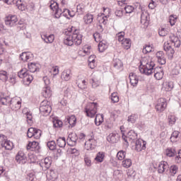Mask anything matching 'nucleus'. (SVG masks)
<instances>
[{
  "instance_id": "nucleus-8",
  "label": "nucleus",
  "mask_w": 181,
  "mask_h": 181,
  "mask_svg": "<svg viewBox=\"0 0 181 181\" xmlns=\"http://www.w3.org/2000/svg\"><path fill=\"white\" fill-rule=\"evenodd\" d=\"M5 25L8 28H12L18 25V18L16 16H8L5 19Z\"/></svg>"
},
{
  "instance_id": "nucleus-61",
  "label": "nucleus",
  "mask_w": 181,
  "mask_h": 181,
  "mask_svg": "<svg viewBox=\"0 0 181 181\" xmlns=\"http://www.w3.org/2000/svg\"><path fill=\"white\" fill-rule=\"evenodd\" d=\"M26 55H27V52H23L20 54V59L21 60H22L23 62H27V59H26Z\"/></svg>"
},
{
  "instance_id": "nucleus-13",
  "label": "nucleus",
  "mask_w": 181,
  "mask_h": 181,
  "mask_svg": "<svg viewBox=\"0 0 181 181\" xmlns=\"http://www.w3.org/2000/svg\"><path fill=\"white\" fill-rule=\"evenodd\" d=\"M53 162V160L52 157L48 156L45 158V159L42 160V162L40 163V166H44V170H47V169H49L52 166V163Z\"/></svg>"
},
{
  "instance_id": "nucleus-36",
  "label": "nucleus",
  "mask_w": 181,
  "mask_h": 181,
  "mask_svg": "<svg viewBox=\"0 0 181 181\" xmlns=\"http://www.w3.org/2000/svg\"><path fill=\"white\" fill-rule=\"evenodd\" d=\"M122 45L126 50H128V49L131 48V39L126 38L122 42Z\"/></svg>"
},
{
  "instance_id": "nucleus-54",
  "label": "nucleus",
  "mask_w": 181,
  "mask_h": 181,
  "mask_svg": "<svg viewBox=\"0 0 181 181\" xmlns=\"http://www.w3.org/2000/svg\"><path fill=\"white\" fill-rule=\"evenodd\" d=\"M151 52H152V47H151V45H146V47L143 49V53H144V54L151 53Z\"/></svg>"
},
{
  "instance_id": "nucleus-38",
  "label": "nucleus",
  "mask_w": 181,
  "mask_h": 181,
  "mask_svg": "<svg viewBox=\"0 0 181 181\" xmlns=\"http://www.w3.org/2000/svg\"><path fill=\"white\" fill-rule=\"evenodd\" d=\"M113 66L116 70H119L122 67V62L118 59H116L113 61Z\"/></svg>"
},
{
  "instance_id": "nucleus-63",
  "label": "nucleus",
  "mask_w": 181,
  "mask_h": 181,
  "mask_svg": "<svg viewBox=\"0 0 181 181\" xmlns=\"http://www.w3.org/2000/svg\"><path fill=\"white\" fill-rule=\"evenodd\" d=\"M158 35L161 37L165 36L166 35V30H165V28H161L160 30H159Z\"/></svg>"
},
{
  "instance_id": "nucleus-21",
  "label": "nucleus",
  "mask_w": 181,
  "mask_h": 181,
  "mask_svg": "<svg viewBox=\"0 0 181 181\" xmlns=\"http://www.w3.org/2000/svg\"><path fill=\"white\" fill-rule=\"evenodd\" d=\"M12 100L13 99L9 96L0 98V104H2V105H9V107H11Z\"/></svg>"
},
{
  "instance_id": "nucleus-19",
  "label": "nucleus",
  "mask_w": 181,
  "mask_h": 181,
  "mask_svg": "<svg viewBox=\"0 0 181 181\" xmlns=\"http://www.w3.org/2000/svg\"><path fill=\"white\" fill-rule=\"evenodd\" d=\"M21 105L22 103H21V101L16 100V99H12L11 103H10V107L14 111H17V110H20Z\"/></svg>"
},
{
  "instance_id": "nucleus-34",
  "label": "nucleus",
  "mask_w": 181,
  "mask_h": 181,
  "mask_svg": "<svg viewBox=\"0 0 181 181\" xmlns=\"http://www.w3.org/2000/svg\"><path fill=\"white\" fill-rule=\"evenodd\" d=\"M104 158H105V154L104 153V152H98L96 154L95 160H96V162H99V163H101V162L104 161Z\"/></svg>"
},
{
  "instance_id": "nucleus-37",
  "label": "nucleus",
  "mask_w": 181,
  "mask_h": 181,
  "mask_svg": "<svg viewBox=\"0 0 181 181\" xmlns=\"http://www.w3.org/2000/svg\"><path fill=\"white\" fill-rule=\"evenodd\" d=\"M171 42L174 44L175 47H180V41L176 35L171 37Z\"/></svg>"
},
{
  "instance_id": "nucleus-43",
  "label": "nucleus",
  "mask_w": 181,
  "mask_h": 181,
  "mask_svg": "<svg viewBox=\"0 0 181 181\" xmlns=\"http://www.w3.org/2000/svg\"><path fill=\"white\" fill-rule=\"evenodd\" d=\"M53 126L54 128H62L63 127V122L60 119H57L53 120Z\"/></svg>"
},
{
  "instance_id": "nucleus-52",
  "label": "nucleus",
  "mask_w": 181,
  "mask_h": 181,
  "mask_svg": "<svg viewBox=\"0 0 181 181\" xmlns=\"http://www.w3.org/2000/svg\"><path fill=\"white\" fill-rule=\"evenodd\" d=\"M124 36H125V33L121 32L117 34V40L119 42H124L125 40V38H124Z\"/></svg>"
},
{
  "instance_id": "nucleus-40",
  "label": "nucleus",
  "mask_w": 181,
  "mask_h": 181,
  "mask_svg": "<svg viewBox=\"0 0 181 181\" xmlns=\"http://www.w3.org/2000/svg\"><path fill=\"white\" fill-rule=\"evenodd\" d=\"M68 138H69L70 141L76 145V142H77V139H78V136L76 133H71L69 134Z\"/></svg>"
},
{
  "instance_id": "nucleus-48",
  "label": "nucleus",
  "mask_w": 181,
  "mask_h": 181,
  "mask_svg": "<svg viewBox=\"0 0 181 181\" xmlns=\"http://www.w3.org/2000/svg\"><path fill=\"white\" fill-rule=\"evenodd\" d=\"M125 155L126 153L124 151H120L117 154V158L119 159V160H122L123 159H125Z\"/></svg>"
},
{
  "instance_id": "nucleus-2",
  "label": "nucleus",
  "mask_w": 181,
  "mask_h": 181,
  "mask_svg": "<svg viewBox=\"0 0 181 181\" xmlns=\"http://www.w3.org/2000/svg\"><path fill=\"white\" fill-rule=\"evenodd\" d=\"M83 35L80 34L78 30L71 28L69 30L65 31V37L64 38V44L66 46H80L83 41Z\"/></svg>"
},
{
  "instance_id": "nucleus-20",
  "label": "nucleus",
  "mask_w": 181,
  "mask_h": 181,
  "mask_svg": "<svg viewBox=\"0 0 181 181\" xmlns=\"http://www.w3.org/2000/svg\"><path fill=\"white\" fill-rule=\"evenodd\" d=\"M47 177L49 181H54L58 177V174L54 170H49V172L47 173Z\"/></svg>"
},
{
  "instance_id": "nucleus-62",
  "label": "nucleus",
  "mask_w": 181,
  "mask_h": 181,
  "mask_svg": "<svg viewBox=\"0 0 181 181\" xmlns=\"http://www.w3.org/2000/svg\"><path fill=\"white\" fill-rule=\"evenodd\" d=\"M175 162H177V163L181 162V150L178 151V155L175 156Z\"/></svg>"
},
{
  "instance_id": "nucleus-4",
  "label": "nucleus",
  "mask_w": 181,
  "mask_h": 181,
  "mask_svg": "<svg viewBox=\"0 0 181 181\" xmlns=\"http://www.w3.org/2000/svg\"><path fill=\"white\" fill-rule=\"evenodd\" d=\"M98 108V104L97 103H88L84 109L86 117H88V118H94L95 114H97Z\"/></svg>"
},
{
  "instance_id": "nucleus-44",
  "label": "nucleus",
  "mask_w": 181,
  "mask_h": 181,
  "mask_svg": "<svg viewBox=\"0 0 181 181\" xmlns=\"http://www.w3.org/2000/svg\"><path fill=\"white\" fill-rule=\"evenodd\" d=\"M138 119V115L133 114L128 117V122H131L132 124H135L136 119Z\"/></svg>"
},
{
  "instance_id": "nucleus-30",
  "label": "nucleus",
  "mask_w": 181,
  "mask_h": 181,
  "mask_svg": "<svg viewBox=\"0 0 181 181\" xmlns=\"http://www.w3.org/2000/svg\"><path fill=\"white\" fill-rule=\"evenodd\" d=\"M42 40L45 42V43H53L54 41V35L51 34L49 36L44 35L42 37Z\"/></svg>"
},
{
  "instance_id": "nucleus-39",
  "label": "nucleus",
  "mask_w": 181,
  "mask_h": 181,
  "mask_svg": "<svg viewBox=\"0 0 181 181\" xmlns=\"http://www.w3.org/2000/svg\"><path fill=\"white\" fill-rule=\"evenodd\" d=\"M168 121L170 127H173V125H175V124L176 123V116L172 115H168Z\"/></svg>"
},
{
  "instance_id": "nucleus-60",
  "label": "nucleus",
  "mask_w": 181,
  "mask_h": 181,
  "mask_svg": "<svg viewBox=\"0 0 181 181\" xmlns=\"http://www.w3.org/2000/svg\"><path fill=\"white\" fill-rule=\"evenodd\" d=\"M158 173H163L165 172V168H163V163L161 162L158 167Z\"/></svg>"
},
{
  "instance_id": "nucleus-41",
  "label": "nucleus",
  "mask_w": 181,
  "mask_h": 181,
  "mask_svg": "<svg viewBox=\"0 0 181 181\" xmlns=\"http://www.w3.org/2000/svg\"><path fill=\"white\" fill-rule=\"evenodd\" d=\"M122 165L123 168H127L128 169V168H131V165H132V160H131L129 158L125 159L122 161Z\"/></svg>"
},
{
  "instance_id": "nucleus-10",
  "label": "nucleus",
  "mask_w": 181,
  "mask_h": 181,
  "mask_svg": "<svg viewBox=\"0 0 181 181\" xmlns=\"http://www.w3.org/2000/svg\"><path fill=\"white\" fill-rule=\"evenodd\" d=\"M95 146H97V141L93 136L85 143V149L86 151H93L95 149Z\"/></svg>"
},
{
  "instance_id": "nucleus-56",
  "label": "nucleus",
  "mask_w": 181,
  "mask_h": 181,
  "mask_svg": "<svg viewBox=\"0 0 181 181\" xmlns=\"http://www.w3.org/2000/svg\"><path fill=\"white\" fill-rule=\"evenodd\" d=\"M170 172L173 175H176V173H177V166H176V165H171L170 168Z\"/></svg>"
},
{
  "instance_id": "nucleus-64",
  "label": "nucleus",
  "mask_w": 181,
  "mask_h": 181,
  "mask_svg": "<svg viewBox=\"0 0 181 181\" xmlns=\"http://www.w3.org/2000/svg\"><path fill=\"white\" fill-rule=\"evenodd\" d=\"M27 179H28L29 181L35 180V174L33 173L28 174Z\"/></svg>"
},
{
  "instance_id": "nucleus-11",
  "label": "nucleus",
  "mask_w": 181,
  "mask_h": 181,
  "mask_svg": "<svg viewBox=\"0 0 181 181\" xmlns=\"http://www.w3.org/2000/svg\"><path fill=\"white\" fill-rule=\"evenodd\" d=\"M28 151H32L35 152L36 153H39L40 152V146L39 145V142L37 141H32L30 142L27 146Z\"/></svg>"
},
{
  "instance_id": "nucleus-59",
  "label": "nucleus",
  "mask_w": 181,
  "mask_h": 181,
  "mask_svg": "<svg viewBox=\"0 0 181 181\" xmlns=\"http://www.w3.org/2000/svg\"><path fill=\"white\" fill-rule=\"evenodd\" d=\"M86 84H87V82L86 81V80H83L82 81L81 83L78 84V87L81 88V90H84V88H86Z\"/></svg>"
},
{
  "instance_id": "nucleus-49",
  "label": "nucleus",
  "mask_w": 181,
  "mask_h": 181,
  "mask_svg": "<svg viewBox=\"0 0 181 181\" xmlns=\"http://www.w3.org/2000/svg\"><path fill=\"white\" fill-rule=\"evenodd\" d=\"M49 8L52 9V11H55L59 8V4H57L56 1H51Z\"/></svg>"
},
{
  "instance_id": "nucleus-51",
  "label": "nucleus",
  "mask_w": 181,
  "mask_h": 181,
  "mask_svg": "<svg viewBox=\"0 0 181 181\" xmlns=\"http://www.w3.org/2000/svg\"><path fill=\"white\" fill-rule=\"evenodd\" d=\"M173 90V82H168L165 84V91H172Z\"/></svg>"
},
{
  "instance_id": "nucleus-27",
  "label": "nucleus",
  "mask_w": 181,
  "mask_h": 181,
  "mask_svg": "<svg viewBox=\"0 0 181 181\" xmlns=\"http://www.w3.org/2000/svg\"><path fill=\"white\" fill-rule=\"evenodd\" d=\"M1 148H4L6 151H12V149H13V143H12L11 141H8V139H6L4 146H2Z\"/></svg>"
},
{
  "instance_id": "nucleus-25",
  "label": "nucleus",
  "mask_w": 181,
  "mask_h": 181,
  "mask_svg": "<svg viewBox=\"0 0 181 181\" xmlns=\"http://www.w3.org/2000/svg\"><path fill=\"white\" fill-rule=\"evenodd\" d=\"M13 4H15L19 11H23L26 9V5L22 0H17Z\"/></svg>"
},
{
  "instance_id": "nucleus-14",
  "label": "nucleus",
  "mask_w": 181,
  "mask_h": 181,
  "mask_svg": "<svg viewBox=\"0 0 181 181\" xmlns=\"http://www.w3.org/2000/svg\"><path fill=\"white\" fill-rule=\"evenodd\" d=\"M54 13V18H56L57 19L60 18V16H62V15H63V16H66V14H64V12H67V13H69V16H72L71 13L70 12V10L65 8L64 9V11H62V8H57L55 11Z\"/></svg>"
},
{
  "instance_id": "nucleus-16",
  "label": "nucleus",
  "mask_w": 181,
  "mask_h": 181,
  "mask_svg": "<svg viewBox=\"0 0 181 181\" xmlns=\"http://www.w3.org/2000/svg\"><path fill=\"white\" fill-rule=\"evenodd\" d=\"M129 78L130 80V84L133 87H136L138 86V82L139 81V78L136 74L134 73H130L129 76Z\"/></svg>"
},
{
  "instance_id": "nucleus-1",
  "label": "nucleus",
  "mask_w": 181,
  "mask_h": 181,
  "mask_svg": "<svg viewBox=\"0 0 181 181\" xmlns=\"http://www.w3.org/2000/svg\"><path fill=\"white\" fill-rule=\"evenodd\" d=\"M139 69L141 74L151 76V74L154 73V77L156 80H162L163 78V70L160 67H155V63L153 62H147L145 65H142L141 64L139 66Z\"/></svg>"
},
{
  "instance_id": "nucleus-17",
  "label": "nucleus",
  "mask_w": 181,
  "mask_h": 181,
  "mask_svg": "<svg viewBox=\"0 0 181 181\" xmlns=\"http://www.w3.org/2000/svg\"><path fill=\"white\" fill-rule=\"evenodd\" d=\"M156 56L158 59V62L161 64H166V58H165V53H163V51H158Z\"/></svg>"
},
{
  "instance_id": "nucleus-7",
  "label": "nucleus",
  "mask_w": 181,
  "mask_h": 181,
  "mask_svg": "<svg viewBox=\"0 0 181 181\" xmlns=\"http://www.w3.org/2000/svg\"><path fill=\"white\" fill-rule=\"evenodd\" d=\"M166 107H168V102L166 101V99L163 98H159L156 105V111L158 112H163V110H166Z\"/></svg>"
},
{
  "instance_id": "nucleus-23",
  "label": "nucleus",
  "mask_w": 181,
  "mask_h": 181,
  "mask_svg": "<svg viewBox=\"0 0 181 181\" xmlns=\"http://www.w3.org/2000/svg\"><path fill=\"white\" fill-rule=\"evenodd\" d=\"M61 78H62V80H64L65 81H69V80L71 78V73L70 70L64 71L61 75Z\"/></svg>"
},
{
  "instance_id": "nucleus-33",
  "label": "nucleus",
  "mask_w": 181,
  "mask_h": 181,
  "mask_svg": "<svg viewBox=\"0 0 181 181\" xmlns=\"http://www.w3.org/2000/svg\"><path fill=\"white\" fill-rule=\"evenodd\" d=\"M94 19V17L93 16V14L87 13L83 17V21L86 25H89L90 23H93V20Z\"/></svg>"
},
{
  "instance_id": "nucleus-45",
  "label": "nucleus",
  "mask_w": 181,
  "mask_h": 181,
  "mask_svg": "<svg viewBox=\"0 0 181 181\" xmlns=\"http://www.w3.org/2000/svg\"><path fill=\"white\" fill-rule=\"evenodd\" d=\"M40 136H42V130L35 128L33 138H35V139H40Z\"/></svg>"
},
{
  "instance_id": "nucleus-12",
  "label": "nucleus",
  "mask_w": 181,
  "mask_h": 181,
  "mask_svg": "<svg viewBox=\"0 0 181 181\" xmlns=\"http://www.w3.org/2000/svg\"><path fill=\"white\" fill-rule=\"evenodd\" d=\"M136 151L137 152H141L146 149V141H144L142 139H138L136 141Z\"/></svg>"
},
{
  "instance_id": "nucleus-9",
  "label": "nucleus",
  "mask_w": 181,
  "mask_h": 181,
  "mask_svg": "<svg viewBox=\"0 0 181 181\" xmlns=\"http://www.w3.org/2000/svg\"><path fill=\"white\" fill-rule=\"evenodd\" d=\"M16 160L18 163H20L21 165H25L26 162H28V158L26 157V155L23 151H20L16 156Z\"/></svg>"
},
{
  "instance_id": "nucleus-47",
  "label": "nucleus",
  "mask_w": 181,
  "mask_h": 181,
  "mask_svg": "<svg viewBox=\"0 0 181 181\" xmlns=\"http://www.w3.org/2000/svg\"><path fill=\"white\" fill-rule=\"evenodd\" d=\"M35 127H30L28 129L27 132V136L28 138H33L34 135H35Z\"/></svg>"
},
{
  "instance_id": "nucleus-58",
  "label": "nucleus",
  "mask_w": 181,
  "mask_h": 181,
  "mask_svg": "<svg viewBox=\"0 0 181 181\" xmlns=\"http://www.w3.org/2000/svg\"><path fill=\"white\" fill-rule=\"evenodd\" d=\"M93 37L96 42H101V34L99 33H94Z\"/></svg>"
},
{
  "instance_id": "nucleus-46",
  "label": "nucleus",
  "mask_w": 181,
  "mask_h": 181,
  "mask_svg": "<svg viewBox=\"0 0 181 181\" xmlns=\"http://www.w3.org/2000/svg\"><path fill=\"white\" fill-rule=\"evenodd\" d=\"M47 146L50 151H54V149H56V142L54 141H48L47 143Z\"/></svg>"
},
{
  "instance_id": "nucleus-57",
  "label": "nucleus",
  "mask_w": 181,
  "mask_h": 181,
  "mask_svg": "<svg viewBox=\"0 0 181 181\" xmlns=\"http://www.w3.org/2000/svg\"><path fill=\"white\" fill-rule=\"evenodd\" d=\"M167 54L168 56V59L170 60H172V59H173V54H175V49H173V48H171L168 52H167Z\"/></svg>"
},
{
  "instance_id": "nucleus-6",
  "label": "nucleus",
  "mask_w": 181,
  "mask_h": 181,
  "mask_svg": "<svg viewBox=\"0 0 181 181\" xmlns=\"http://www.w3.org/2000/svg\"><path fill=\"white\" fill-rule=\"evenodd\" d=\"M42 80L45 86L42 89V94L45 98H50L52 97V90L50 89V86H49V84H50V79H49L47 76H44Z\"/></svg>"
},
{
  "instance_id": "nucleus-28",
  "label": "nucleus",
  "mask_w": 181,
  "mask_h": 181,
  "mask_svg": "<svg viewBox=\"0 0 181 181\" xmlns=\"http://www.w3.org/2000/svg\"><path fill=\"white\" fill-rule=\"evenodd\" d=\"M9 77V74L6 71H0V80L4 83H6L8 81V78Z\"/></svg>"
},
{
  "instance_id": "nucleus-18",
  "label": "nucleus",
  "mask_w": 181,
  "mask_h": 181,
  "mask_svg": "<svg viewBox=\"0 0 181 181\" xmlns=\"http://www.w3.org/2000/svg\"><path fill=\"white\" fill-rule=\"evenodd\" d=\"M107 141L108 142H110L111 144H117L118 141H119V134H115V133H111L107 136Z\"/></svg>"
},
{
  "instance_id": "nucleus-3",
  "label": "nucleus",
  "mask_w": 181,
  "mask_h": 181,
  "mask_svg": "<svg viewBox=\"0 0 181 181\" xmlns=\"http://www.w3.org/2000/svg\"><path fill=\"white\" fill-rule=\"evenodd\" d=\"M37 71V66L36 64L31 62L28 64V70L26 68L22 69L18 73V76L20 78H23L24 81L27 83V86H29L32 81H33V76L30 73H35Z\"/></svg>"
},
{
  "instance_id": "nucleus-53",
  "label": "nucleus",
  "mask_w": 181,
  "mask_h": 181,
  "mask_svg": "<svg viewBox=\"0 0 181 181\" xmlns=\"http://www.w3.org/2000/svg\"><path fill=\"white\" fill-rule=\"evenodd\" d=\"M5 141H6V137L4 134H0V146H5Z\"/></svg>"
},
{
  "instance_id": "nucleus-5",
  "label": "nucleus",
  "mask_w": 181,
  "mask_h": 181,
  "mask_svg": "<svg viewBox=\"0 0 181 181\" xmlns=\"http://www.w3.org/2000/svg\"><path fill=\"white\" fill-rule=\"evenodd\" d=\"M40 112L44 117H47L52 112V106L50 105V102L48 100H43L40 103Z\"/></svg>"
},
{
  "instance_id": "nucleus-55",
  "label": "nucleus",
  "mask_w": 181,
  "mask_h": 181,
  "mask_svg": "<svg viewBox=\"0 0 181 181\" xmlns=\"http://www.w3.org/2000/svg\"><path fill=\"white\" fill-rule=\"evenodd\" d=\"M111 100L112 103H118V101H119V98L117 95V93H112Z\"/></svg>"
},
{
  "instance_id": "nucleus-35",
  "label": "nucleus",
  "mask_w": 181,
  "mask_h": 181,
  "mask_svg": "<svg viewBox=\"0 0 181 181\" xmlns=\"http://www.w3.org/2000/svg\"><path fill=\"white\" fill-rule=\"evenodd\" d=\"M57 145L59 146V148H64L66 146V138L65 137H59L57 140Z\"/></svg>"
},
{
  "instance_id": "nucleus-26",
  "label": "nucleus",
  "mask_w": 181,
  "mask_h": 181,
  "mask_svg": "<svg viewBox=\"0 0 181 181\" xmlns=\"http://www.w3.org/2000/svg\"><path fill=\"white\" fill-rule=\"evenodd\" d=\"M176 149L175 148H168L165 150V155L168 156V158H173V156H176Z\"/></svg>"
},
{
  "instance_id": "nucleus-29",
  "label": "nucleus",
  "mask_w": 181,
  "mask_h": 181,
  "mask_svg": "<svg viewBox=\"0 0 181 181\" xmlns=\"http://www.w3.org/2000/svg\"><path fill=\"white\" fill-rule=\"evenodd\" d=\"M66 122L69 124V127L73 128V127H76V124L77 122V118H76V116H71L70 117H68L66 119Z\"/></svg>"
},
{
  "instance_id": "nucleus-22",
  "label": "nucleus",
  "mask_w": 181,
  "mask_h": 181,
  "mask_svg": "<svg viewBox=\"0 0 181 181\" xmlns=\"http://www.w3.org/2000/svg\"><path fill=\"white\" fill-rule=\"evenodd\" d=\"M108 49V45L107 44V42L105 40L100 41L98 45V50L100 53H103V52H105Z\"/></svg>"
},
{
  "instance_id": "nucleus-32",
  "label": "nucleus",
  "mask_w": 181,
  "mask_h": 181,
  "mask_svg": "<svg viewBox=\"0 0 181 181\" xmlns=\"http://www.w3.org/2000/svg\"><path fill=\"white\" fill-rule=\"evenodd\" d=\"M127 136H128L129 141H135V139L138 138V134H136L134 130H130L127 133Z\"/></svg>"
},
{
  "instance_id": "nucleus-15",
  "label": "nucleus",
  "mask_w": 181,
  "mask_h": 181,
  "mask_svg": "<svg viewBox=\"0 0 181 181\" xmlns=\"http://www.w3.org/2000/svg\"><path fill=\"white\" fill-rule=\"evenodd\" d=\"M141 23L144 25V26H148L149 25V13L146 11H143L141 13Z\"/></svg>"
},
{
  "instance_id": "nucleus-42",
  "label": "nucleus",
  "mask_w": 181,
  "mask_h": 181,
  "mask_svg": "<svg viewBox=\"0 0 181 181\" xmlns=\"http://www.w3.org/2000/svg\"><path fill=\"white\" fill-rule=\"evenodd\" d=\"M168 21L170 23V25L174 26L175 23H176V22H177V16L170 15L169 16Z\"/></svg>"
},
{
  "instance_id": "nucleus-24",
  "label": "nucleus",
  "mask_w": 181,
  "mask_h": 181,
  "mask_svg": "<svg viewBox=\"0 0 181 181\" xmlns=\"http://www.w3.org/2000/svg\"><path fill=\"white\" fill-rule=\"evenodd\" d=\"M104 122V115L101 114H97L95 118V124L97 127H100L102 123Z\"/></svg>"
},
{
  "instance_id": "nucleus-31",
  "label": "nucleus",
  "mask_w": 181,
  "mask_h": 181,
  "mask_svg": "<svg viewBox=\"0 0 181 181\" xmlns=\"http://www.w3.org/2000/svg\"><path fill=\"white\" fill-rule=\"evenodd\" d=\"M180 132L179 131H174L170 138L171 142H177L179 141V135Z\"/></svg>"
},
{
  "instance_id": "nucleus-50",
  "label": "nucleus",
  "mask_w": 181,
  "mask_h": 181,
  "mask_svg": "<svg viewBox=\"0 0 181 181\" xmlns=\"http://www.w3.org/2000/svg\"><path fill=\"white\" fill-rule=\"evenodd\" d=\"M134 9L135 8L132 6H126L124 7V11H125L126 13H132L134 12Z\"/></svg>"
}]
</instances>
